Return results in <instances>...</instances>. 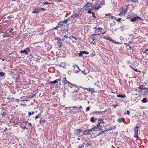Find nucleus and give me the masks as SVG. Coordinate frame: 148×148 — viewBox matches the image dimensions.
<instances>
[{
    "mask_svg": "<svg viewBox=\"0 0 148 148\" xmlns=\"http://www.w3.org/2000/svg\"><path fill=\"white\" fill-rule=\"evenodd\" d=\"M12 54V53H10L9 54V55H10L11 54Z\"/></svg>",
    "mask_w": 148,
    "mask_h": 148,
    "instance_id": "0e129e2a",
    "label": "nucleus"
},
{
    "mask_svg": "<svg viewBox=\"0 0 148 148\" xmlns=\"http://www.w3.org/2000/svg\"><path fill=\"white\" fill-rule=\"evenodd\" d=\"M125 121V119L124 118H122L118 119V121L119 123H121V122H123Z\"/></svg>",
    "mask_w": 148,
    "mask_h": 148,
    "instance_id": "1a4fd4ad",
    "label": "nucleus"
},
{
    "mask_svg": "<svg viewBox=\"0 0 148 148\" xmlns=\"http://www.w3.org/2000/svg\"><path fill=\"white\" fill-rule=\"evenodd\" d=\"M121 20V18H118V19H117L116 20V21H117L118 22H119Z\"/></svg>",
    "mask_w": 148,
    "mask_h": 148,
    "instance_id": "58836bf2",
    "label": "nucleus"
},
{
    "mask_svg": "<svg viewBox=\"0 0 148 148\" xmlns=\"http://www.w3.org/2000/svg\"><path fill=\"white\" fill-rule=\"evenodd\" d=\"M72 38H74V39H75L76 40H77V39L76 38H75V37L73 36L72 37Z\"/></svg>",
    "mask_w": 148,
    "mask_h": 148,
    "instance_id": "49530a36",
    "label": "nucleus"
},
{
    "mask_svg": "<svg viewBox=\"0 0 148 148\" xmlns=\"http://www.w3.org/2000/svg\"><path fill=\"white\" fill-rule=\"evenodd\" d=\"M45 120H40V123H41L42 122H43V123H44L45 122Z\"/></svg>",
    "mask_w": 148,
    "mask_h": 148,
    "instance_id": "4c0bfd02",
    "label": "nucleus"
},
{
    "mask_svg": "<svg viewBox=\"0 0 148 148\" xmlns=\"http://www.w3.org/2000/svg\"><path fill=\"white\" fill-rule=\"evenodd\" d=\"M97 35V34H93L92 35L94 37V36H95Z\"/></svg>",
    "mask_w": 148,
    "mask_h": 148,
    "instance_id": "8fccbe9b",
    "label": "nucleus"
},
{
    "mask_svg": "<svg viewBox=\"0 0 148 148\" xmlns=\"http://www.w3.org/2000/svg\"><path fill=\"white\" fill-rule=\"evenodd\" d=\"M101 112H100L99 111H95L93 112L94 114H99V113Z\"/></svg>",
    "mask_w": 148,
    "mask_h": 148,
    "instance_id": "a878e982",
    "label": "nucleus"
},
{
    "mask_svg": "<svg viewBox=\"0 0 148 148\" xmlns=\"http://www.w3.org/2000/svg\"><path fill=\"white\" fill-rule=\"evenodd\" d=\"M21 52L22 53H24L26 54H28V52H27V51L25 49H24L23 50H21Z\"/></svg>",
    "mask_w": 148,
    "mask_h": 148,
    "instance_id": "6e6552de",
    "label": "nucleus"
},
{
    "mask_svg": "<svg viewBox=\"0 0 148 148\" xmlns=\"http://www.w3.org/2000/svg\"><path fill=\"white\" fill-rule=\"evenodd\" d=\"M54 39L56 40H60L61 39L58 37H56L54 38Z\"/></svg>",
    "mask_w": 148,
    "mask_h": 148,
    "instance_id": "aec40b11",
    "label": "nucleus"
},
{
    "mask_svg": "<svg viewBox=\"0 0 148 148\" xmlns=\"http://www.w3.org/2000/svg\"><path fill=\"white\" fill-rule=\"evenodd\" d=\"M122 11L119 14V15L120 16H124L125 15V13L127 12V8H124L123 7L122 8Z\"/></svg>",
    "mask_w": 148,
    "mask_h": 148,
    "instance_id": "7ed1b4c3",
    "label": "nucleus"
},
{
    "mask_svg": "<svg viewBox=\"0 0 148 148\" xmlns=\"http://www.w3.org/2000/svg\"><path fill=\"white\" fill-rule=\"evenodd\" d=\"M56 1L57 2H60L62 1L61 0H54Z\"/></svg>",
    "mask_w": 148,
    "mask_h": 148,
    "instance_id": "a19ab883",
    "label": "nucleus"
},
{
    "mask_svg": "<svg viewBox=\"0 0 148 148\" xmlns=\"http://www.w3.org/2000/svg\"><path fill=\"white\" fill-rule=\"evenodd\" d=\"M73 67H74L75 69L76 67H77V68L78 69H79V67L77 66L74 65Z\"/></svg>",
    "mask_w": 148,
    "mask_h": 148,
    "instance_id": "ea45409f",
    "label": "nucleus"
},
{
    "mask_svg": "<svg viewBox=\"0 0 148 148\" xmlns=\"http://www.w3.org/2000/svg\"><path fill=\"white\" fill-rule=\"evenodd\" d=\"M143 86V85H142L141 86L139 87L138 88L141 90H144L145 88H144L142 87V86Z\"/></svg>",
    "mask_w": 148,
    "mask_h": 148,
    "instance_id": "4be33fe9",
    "label": "nucleus"
},
{
    "mask_svg": "<svg viewBox=\"0 0 148 148\" xmlns=\"http://www.w3.org/2000/svg\"><path fill=\"white\" fill-rule=\"evenodd\" d=\"M133 69L135 71H136V72L138 71L137 69Z\"/></svg>",
    "mask_w": 148,
    "mask_h": 148,
    "instance_id": "09e8293b",
    "label": "nucleus"
},
{
    "mask_svg": "<svg viewBox=\"0 0 148 148\" xmlns=\"http://www.w3.org/2000/svg\"><path fill=\"white\" fill-rule=\"evenodd\" d=\"M102 120V119H101V118L100 119H99V121H100V120Z\"/></svg>",
    "mask_w": 148,
    "mask_h": 148,
    "instance_id": "bf43d9fd",
    "label": "nucleus"
},
{
    "mask_svg": "<svg viewBox=\"0 0 148 148\" xmlns=\"http://www.w3.org/2000/svg\"><path fill=\"white\" fill-rule=\"evenodd\" d=\"M118 106V105L117 104L114 105H113V106H114V108H116Z\"/></svg>",
    "mask_w": 148,
    "mask_h": 148,
    "instance_id": "79ce46f5",
    "label": "nucleus"
},
{
    "mask_svg": "<svg viewBox=\"0 0 148 148\" xmlns=\"http://www.w3.org/2000/svg\"><path fill=\"white\" fill-rule=\"evenodd\" d=\"M91 4L90 3H87L84 6V8L86 10H92L94 9V7L91 6Z\"/></svg>",
    "mask_w": 148,
    "mask_h": 148,
    "instance_id": "f03ea898",
    "label": "nucleus"
},
{
    "mask_svg": "<svg viewBox=\"0 0 148 148\" xmlns=\"http://www.w3.org/2000/svg\"><path fill=\"white\" fill-rule=\"evenodd\" d=\"M25 49L26 50H27V52H28L30 51V50L29 49V48H26Z\"/></svg>",
    "mask_w": 148,
    "mask_h": 148,
    "instance_id": "c9c22d12",
    "label": "nucleus"
},
{
    "mask_svg": "<svg viewBox=\"0 0 148 148\" xmlns=\"http://www.w3.org/2000/svg\"><path fill=\"white\" fill-rule=\"evenodd\" d=\"M64 36L66 38H69V37L68 36H66V35Z\"/></svg>",
    "mask_w": 148,
    "mask_h": 148,
    "instance_id": "3c124183",
    "label": "nucleus"
},
{
    "mask_svg": "<svg viewBox=\"0 0 148 148\" xmlns=\"http://www.w3.org/2000/svg\"><path fill=\"white\" fill-rule=\"evenodd\" d=\"M45 10V9L42 8H40L38 10L40 11H44Z\"/></svg>",
    "mask_w": 148,
    "mask_h": 148,
    "instance_id": "7c9ffc66",
    "label": "nucleus"
},
{
    "mask_svg": "<svg viewBox=\"0 0 148 148\" xmlns=\"http://www.w3.org/2000/svg\"><path fill=\"white\" fill-rule=\"evenodd\" d=\"M43 4H44V5H47V4H53V3H48V2H44Z\"/></svg>",
    "mask_w": 148,
    "mask_h": 148,
    "instance_id": "6ab92c4d",
    "label": "nucleus"
},
{
    "mask_svg": "<svg viewBox=\"0 0 148 148\" xmlns=\"http://www.w3.org/2000/svg\"><path fill=\"white\" fill-rule=\"evenodd\" d=\"M101 123V122L99 123L96 126L93 127L90 129L86 130V131L85 132H87V134H90V132L94 131L95 130H97L99 131V130H101V127H100Z\"/></svg>",
    "mask_w": 148,
    "mask_h": 148,
    "instance_id": "f257e3e1",
    "label": "nucleus"
},
{
    "mask_svg": "<svg viewBox=\"0 0 148 148\" xmlns=\"http://www.w3.org/2000/svg\"><path fill=\"white\" fill-rule=\"evenodd\" d=\"M130 113V112L129 111L127 110V114L129 115V114Z\"/></svg>",
    "mask_w": 148,
    "mask_h": 148,
    "instance_id": "a18cd8bd",
    "label": "nucleus"
},
{
    "mask_svg": "<svg viewBox=\"0 0 148 148\" xmlns=\"http://www.w3.org/2000/svg\"><path fill=\"white\" fill-rule=\"evenodd\" d=\"M109 40L110 41H112V40H112V39H110Z\"/></svg>",
    "mask_w": 148,
    "mask_h": 148,
    "instance_id": "4d7b16f0",
    "label": "nucleus"
},
{
    "mask_svg": "<svg viewBox=\"0 0 148 148\" xmlns=\"http://www.w3.org/2000/svg\"><path fill=\"white\" fill-rule=\"evenodd\" d=\"M101 6H99V7H95V9L96 10H98L99 8H100Z\"/></svg>",
    "mask_w": 148,
    "mask_h": 148,
    "instance_id": "e433bc0d",
    "label": "nucleus"
},
{
    "mask_svg": "<svg viewBox=\"0 0 148 148\" xmlns=\"http://www.w3.org/2000/svg\"><path fill=\"white\" fill-rule=\"evenodd\" d=\"M57 82V81L56 80H55L53 81H52L50 82V83L51 84H56Z\"/></svg>",
    "mask_w": 148,
    "mask_h": 148,
    "instance_id": "4468645a",
    "label": "nucleus"
},
{
    "mask_svg": "<svg viewBox=\"0 0 148 148\" xmlns=\"http://www.w3.org/2000/svg\"><path fill=\"white\" fill-rule=\"evenodd\" d=\"M136 18H137H137H138V19H140V20L141 19V18L140 17H139V16H137L136 17Z\"/></svg>",
    "mask_w": 148,
    "mask_h": 148,
    "instance_id": "37998d69",
    "label": "nucleus"
},
{
    "mask_svg": "<svg viewBox=\"0 0 148 148\" xmlns=\"http://www.w3.org/2000/svg\"><path fill=\"white\" fill-rule=\"evenodd\" d=\"M115 128V126H114V127L113 129H114Z\"/></svg>",
    "mask_w": 148,
    "mask_h": 148,
    "instance_id": "052dcab7",
    "label": "nucleus"
},
{
    "mask_svg": "<svg viewBox=\"0 0 148 148\" xmlns=\"http://www.w3.org/2000/svg\"><path fill=\"white\" fill-rule=\"evenodd\" d=\"M113 128H111V129H110V130H112Z\"/></svg>",
    "mask_w": 148,
    "mask_h": 148,
    "instance_id": "e2e57ef3",
    "label": "nucleus"
},
{
    "mask_svg": "<svg viewBox=\"0 0 148 148\" xmlns=\"http://www.w3.org/2000/svg\"><path fill=\"white\" fill-rule=\"evenodd\" d=\"M79 16V14L77 13H75L73 15H72L70 17V18H77V17Z\"/></svg>",
    "mask_w": 148,
    "mask_h": 148,
    "instance_id": "423d86ee",
    "label": "nucleus"
},
{
    "mask_svg": "<svg viewBox=\"0 0 148 148\" xmlns=\"http://www.w3.org/2000/svg\"><path fill=\"white\" fill-rule=\"evenodd\" d=\"M71 84L74 87H75V88H78L79 87V86H77L75 84Z\"/></svg>",
    "mask_w": 148,
    "mask_h": 148,
    "instance_id": "cd10ccee",
    "label": "nucleus"
},
{
    "mask_svg": "<svg viewBox=\"0 0 148 148\" xmlns=\"http://www.w3.org/2000/svg\"><path fill=\"white\" fill-rule=\"evenodd\" d=\"M130 67L132 68V69H133V68L131 66H130Z\"/></svg>",
    "mask_w": 148,
    "mask_h": 148,
    "instance_id": "774afa93",
    "label": "nucleus"
},
{
    "mask_svg": "<svg viewBox=\"0 0 148 148\" xmlns=\"http://www.w3.org/2000/svg\"><path fill=\"white\" fill-rule=\"evenodd\" d=\"M80 139L79 138H78V140H79Z\"/></svg>",
    "mask_w": 148,
    "mask_h": 148,
    "instance_id": "338daca9",
    "label": "nucleus"
},
{
    "mask_svg": "<svg viewBox=\"0 0 148 148\" xmlns=\"http://www.w3.org/2000/svg\"><path fill=\"white\" fill-rule=\"evenodd\" d=\"M139 128V127L137 126L135 129V134L134 135V136L137 137L138 133V129Z\"/></svg>",
    "mask_w": 148,
    "mask_h": 148,
    "instance_id": "20e7f679",
    "label": "nucleus"
},
{
    "mask_svg": "<svg viewBox=\"0 0 148 148\" xmlns=\"http://www.w3.org/2000/svg\"><path fill=\"white\" fill-rule=\"evenodd\" d=\"M19 100L18 99H16L15 100V101H19Z\"/></svg>",
    "mask_w": 148,
    "mask_h": 148,
    "instance_id": "603ef678",
    "label": "nucleus"
},
{
    "mask_svg": "<svg viewBox=\"0 0 148 148\" xmlns=\"http://www.w3.org/2000/svg\"><path fill=\"white\" fill-rule=\"evenodd\" d=\"M39 11H38V10H35V11H33L32 12V13H38V12H39Z\"/></svg>",
    "mask_w": 148,
    "mask_h": 148,
    "instance_id": "c85d7f7f",
    "label": "nucleus"
},
{
    "mask_svg": "<svg viewBox=\"0 0 148 148\" xmlns=\"http://www.w3.org/2000/svg\"><path fill=\"white\" fill-rule=\"evenodd\" d=\"M148 50V49H146L145 51H147Z\"/></svg>",
    "mask_w": 148,
    "mask_h": 148,
    "instance_id": "69168bd1",
    "label": "nucleus"
},
{
    "mask_svg": "<svg viewBox=\"0 0 148 148\" xmlns=\"http://www.w3.org/2000/svg\"><path fill=\"white\" fill-rule=\"evenodd\" d=\"M40 115V114H38L36 115L35 117V119H36L38 118L39 117V116Z\"/></svg>",
    "mask_w": 148,
    "mask_h": 148,
    "instance_id": "bb28decb",
    "label": "nucleus"
},
{
    "mask_svg": "<svg viewBox=\"0 0 148 148\" xmlns=\"http://www.w3.org/2000/svg\"><path fill=\"white\" fill-rule=\"evenodd\" d=\"M113 17H113V16H109V18H113Z\"/></svg>",
    "mask_w": 148,
    "mask_h": 148,
    "instance_id": "864d4df0",
    "label": "nucleus"
},
{
    "mask_svg": "<svg viewBox=\"0 0 148 148\" xmlns=\"http://www.w3.org/2000/svg\"><path fill=\"white\" fill-rule=\"evenodd\" d=\"M34 112H32V113H31L30 112H28V115L29 116H31L32 115V114H34Z\"/></svg>",
    "mask_w": 148,
    "mask_h": 148,
    "instance_id": "5701e85b",
    "label": "nucleus"
},
{
    "mask_svg": "<svg viewBox=\"0 0 148 148\" xmlns=\"http://www.w3.org/2000/svg\"><path fill=\"white\" fill-rule=\"evenodd\" d=\"M82 72L85 75H86L87 74V73L86 72L85 70H84L82 71Z\"/></svg>",
    "mask_w": 148,
    "mask_h": 148,
    "instance_id": "2f4dec72",
    "label": "nucleus"
},
{
    "mask_svg": "<svg viewBox=\"0 0 148 148\" xmlns=\"http://www.w3.org/2000/svg\"><path fill=\"white\" fill-rule=\"evenodd\" d=\"M90 121L92 122H95L94 118V117H92L91 118Z\"/></svg>",
    "mask_w": 148,
    "mask_h": 148,
    "instance_id": "dca6fc26",
    "label": "nucleus"
},
{
    "mask_svg": "<svg viewBox=\"0 0 148 148\" xmlns=\"http://www.w3.org/2000/svg\"><path fill=\"white\" fill-rule=\"evenodd\" d=\"M84 89H85V90H87L88 91H90V92H92V90H91L90 89H89V88H84ZM91 93H92V92H91Z\"/></svg>",
    "mask_w": 148,
    "mask_h": 148,
    "instance_id": "412c9836",
    "label": "nucleus"
},
{
    "mask_svg": "<svg viewBox=\"0 0 148 148\" xmlns=\"http://www.w3.org/2000/svg\"><path fill=\"white\" fill-rule=\"evenodd\" d=\"M147 98H144L141 101L143 103H145L146 102Z\"/></svg>",
    "mask_w": 148,
    "mask_h": 148,
    "instance_id": "ddd939ff",
    "label": "nucleus"
},
{
    "mask_svg": "<svg viewBox=\"0 0 148 148\" xmlns=\"http://www.w3.org/2000/svg\"><path fill=\"white\" fill-rule=\"evenodd\" d=\"M5 75V73L3 72H0V77L3 76Z\"/></svg>",
    "mask_w": 148,
    "mask_h": 148,
    "instance_id": "393cba45",
    "label": "nucleus"
},
{
    "mask_svg": "<svg viewBox=\"0 0 148 148\" xmlns=\"http://www.w3.org/2000/svg\"><path fill=\"white\" fill-rule=\"evenodd\" d=\"M83 145H84V144H83V145H81V146H80L79 145V148H82L83 147Z\"/></svg>",
    "mask_w": 148,
    "mask_h": 148,
    "instance_id": "de8ad7c7",
    "label": "nucleus"
},
{
    "mask_svg": "<svg viewBox=\"0 0 148 148\" xmlns=\"http://www.w3.org/2000/svg\"><path fill=\"white\" fill-rule=\"evenodd\" d=\"M7 130V128H5V130H4V132L6 131Z\"/></svg>",
    "mask_w": 148,
    "mask_h": 148,
    "instance_id": "5fc2aeb1",
    "label": "nucleus"
},
{
    "mask_svg": "<svg viewBox=\"0 0 148 148\" xmlns=\"http://www.w3.org/2000/svg\"><path fill=\"white\" fill-rule=\"evenodd\" d=\"M71 88H72L73 91V93H74L76 92H78L79 90V88H77V89H75L74 88H73V87H71Z\"/></svg>",
    "mask_w": 148,
    "mask_h": 148,
    "instance_id": "0eeeda50",
    "label": "nucleus"
},
{
    "mask_svg": "<svg viewBox=\"0 0 148 148\" xmlns=\"http://www.w3.org/2000/svg\"><path fill=\"white\" fill-rule=\"evenodd\" d=\"M82 54L83 53H82V51H80V53H79V56L80 57L82 56Z\"/></svg>",
    "mask_w": 148,
    "mask_h": 148,
    "instance_id": "c756f323",
    "label": "nucleus"
},
{
    "mask_svg": "<svg viewBox=\"0 0 148 148\" xmlns=\"http://www.w3.org/2000/svg\"><path fill=\"white\" fill-rule=\"evenodd\" d=\"M137 20V18H136V17H134L133 18H132L131 19V21L132 22H134L136 21Z\"/></svg>",
    "mask_w": 148,
    "mask_h": 148,
    "instance_id": "f8f14e48",
    "label": "nucleus"
},
{
    "mask_svg": "<svg viewBox=\"0 0 148 148\" xmlns=\"http://www.w3.org/2000/svg\"><path fill=\"white\" fill-rule=\"evenodd\" d=\"M82 130L80 129H77L75 131V133L77 136H80V134L82 132Z\"/></svg>",
    "mask_w": 148,
    "mask_h": 148,
    "instance_id": "39448f33",
    "label": "nucleus"
},
{
    "mask_svg": "<svg viewBox=\"0 0 148 148\" xmlns=\"http://www.w3.org/2000/svg\"><path fill=\"white\" fill-rule=\"evenodd\" d=\"M93 15V17L95 18V16H94V14L93 15Z\"/></svg>",
    "mask_w": 148,
    "mask_h": 148,
    "instance_id": "13d9d810",
    "label": "nucleus"
},
{
    "mask_svg": "<svg viewBox=\"0 0 148 148\" xmlns=\"http://www.w3.org/2000/svg\"><path fill=\"white\" fill-rule=\"evenodd\" d=\"M106 16H107L108 15V14H106Z\"/></svg>",
    "mask_w": 148,
    "mask_h": 148,
    "instance_id": "680f3d73",
    "label": "nucleus"
},
{
    "mask_svg": "<svg viewBox=\"0 0 148 148\" xmlns=\"http://www.w3.org/2000/svg\"><path fill=\"white\" fill-rule=\"evenodd\" d=\"M60 27V25L59 24H58L56 27L53 28V29H57V28H59Z\"/></svg>",
    "mask_w": 148,
    "mask_h": 148,
    "instance_id": "a211bd4d",
    "label": "nucleus"
},
{
    "mask_svg": "<svg viewBox=\"0 0 148 148\" xmlns=\"http://www.w3.org/2000/svg\"><path fill=\"white\" fill-rule=\"evenodd\" d=\"M73 107L74 108H76L77 109V108H78L76 106H74Z\"/></svg>",
    "mask_w": 148,
    "mask_h": 148,
    "instance_id": "6e6d98bb",
    "label": "nucleus"
},
{
    "mask_svg": "<svg viewBox=\"0 0 148 148\" xmlns=\"http://www.w3.org/2000/svg\"><path fill=\"white\" fill-rule=\"evenodd\" d=\"M68 82H69L65 79L63 81V83L64 84H66Z\"/></svg>",
    "mask_w": 148,
    "mask_h": 148,
    "instance_id": "b1692460",
    "label": "nucleus"
},
{
    "mask_svg": "<svg viewBox=\"0 0 148 148\" xmlns=\"http://www.w3.org/2000/svg\"><path fill=\"white\" fill-rule=\"evenodd\" d=\"M117 97H121V98H125V95H118Z\"/></svg>",
    "mask_w": 148,
    "mask_h": 148,
    "instance_id": "9b49d317",
    "label": "nucleus"
},
{
    "mask_svg": "<svg viewBox=\"0 0 148 148\" xmlns=\"http://www.w3.org/2000/svg\"><path fill=\"white\" fill-rule=\"evenodd\" d=\"M112 42L114 43L115 44H117V43H119V44H120L121 43H119V42H117L116 41H115L114 40H112Z\"/></svg>",
    "mask_w": 148,
    "mask_h": 148,
    "instance_id": "f704fd0d",
    "label": "nucleus"
},
{
    "mask_svg": "<svg viewBox=\"0 0 148 148\" xmlns=\"http://www.w3.org/2000/svg\"><path fill=\"white\" fill-rule=\"evenodd\" d=\"M82 107L81 106H79V108H79V110L80 109H82Z\"/></svg>",
    "mask_w": 148,
    "mask_h": 148,
    "instance_id": "c03bdc74",
    "label": "nucleus"
},
{
    "mask_svg": "<svg viewBox=\"0 0 148 148\" xmlns=\"http://www.w3.org/2000/svg\"><path fill=\"white\" fill-rule=\"evenodd\" d=\"M90 110V108L89 107H87L86 108V111H88L89 110Z\"/></svg>",
    "mask_w": 148,
    "mask_h": 148,
    "instance_id": "72a5a7b5",
    "label": "nucleus"
},
{
    "mask_svg": "<svg viewBox=\"0 0 148 148\" xmlns=\"http://www.w3.org/2000/svg\"><path fill=\"white\" fill-rule=\"evenodd\" d=\"M88 13L89 14L92 13V15H93L94 14V13L93 12H92L91 10H88Z\"/></svg>",
    "mask_w": 148,
    "mask_h": 148,
    "instance_id": "2eb2a0df",
    "label": "nucleus"
},
{
    "mask_svg": "<svg viewBox=\"0 0 148 148\" xmlns=\"http://www.w3.org/2000/svg\"><path fill=\"white\" fill-rule=\"evenodd\" d=\"M82 52L83 54L84 53L86 54H89V52L88 51H82Z\"/></svg>",
    "mask_w": 148,
    "mask_h": 148,
    "instance_id": "f3484780",
    "label": "nucleus"
},
{
    "mask_svg": "<svg viewBox=\"0 0 148 148\" xmlns=\"http://www.w3.org/2000/svg\"><path fill=\"white\" fill-rule=\"evenodd\" d=\"M70 20V18H68L66 20L63 21L62 22L65 23H67L68 21H69Z\"/></svg>",
    "mask_w": 148,
    "mask_h": 148,
    "instance_id": "9d476101",
    "label": "nucleus"
},
{
    "mask_svg": "<svg viewBox=\"0 0 148 148\" xmlns=\"http://www.w3.org/2000/svg\"><path fill=\"white\" fill-rule=\"evenodd\" d=\"M6 114V112H3L2 114V116H4Z\"/></svg>",
    "mask_w": 148,
    "mask_h": 148,
    "instance_id": "473e14b6",
    "label": "nucleus"
}]
</instances>
